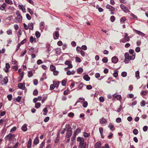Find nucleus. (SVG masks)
Returning a JSON list of instances; mask_svg holds the SVG:
<instances>
[{
	"instance_id": "nucleus-43",
	"label": "nucleus",
	"mask_w": 148,
	"mask_h": 148,
	"mask_svg": "<svg viewBox=\"0 0 148 148\" xmlns=\"http://www.w3.org/2000/svg\"><path fill=\"white\" fill-rule=\"evenodd\" d=\"M90 134L85 132H84V136L85 138L88 137L90 136Z\"/></svg>"
},
{
	"instance_id": "nucleus-6",
	"label": "nucleus",
	"mask_w": 148,
	"mask_h": 148,
	"mask_svg": "<svg viewBox=\"0 0 148 148\" xmlns=\"http://www.w3.org/2000/svg\"><path fill=\"white\" fill-rule=\"evenodd\" d=\"M22 20V16H20L19 17H18V16H17L15 18V19L14 20V21L16 23H20L21 22Z\"/></svg>"
},
{
	"instance_id": "nucleus-39",
	"label": "nucleus",
	"mask_w": 148,
	"mask_h": 148,
	"mask_svg": "<svg viewBox=\"0 0 148 148\" xmlns=\"http://www.w3.org/2000/svg\"><path fill=\"white\" fill-rule=\"evenodd\" d=\"M88 105V102L86 101H85L84 102L83 104V106L84 108H86Z\"/></svg>"
},
{
	"instance_id": "nucleus-41",
	"label": "nucleus",
	"mask_w": 148,
	"mask_h": 148,
	"mask_svg": "<svg viewBox=\"0 0 148 148\" xmlns=\"http://www.w3.org/2000/svg\"><path fill=\"white\" fill-rule=\"evenodd\" d=\"M135 55H132V56H130L129 58L130 60H133L135 58Z\"/></svg>"
},
{
	"instance_id": "nucleus-63",
	"label": "nucleus",
	"mask_w": 148,
	"mask_h": 148,
	"mask_svg": "<svg viewBox=\"0 0 148 148\" xmlns=\"http://www.w3.org/2000/svg\"><path fill=\"white\" fill-rule=\"evenodd\" d=\"M148 127L147 126H144L143 128V131L144 132H146L147 131Z\"/></svg>"
},
{
	"instance_id": "nucleus-45",
	"label": "nucleus",
	"mask_w": 148,
	"mask_h": 148,
	"mask_svg": "<svg viewBox=\"0 0 148 148\" xmlns=\"http://www.w3.org/2000/svg\"><path fill=\"white\" fill-rule=\"evenodd\" d=\"M110 19L112 22H113L114 21L115 18L114 16H112L110 17Z\"/></svg>"
},
{
	"instance_id": "nucleus-3",
	"label": "nucleus",
	"mask_w": 148,
	"mask_h": 148,
	"mask_svg": "<svg viewBox=\"0 0 148 148\" xmlns=\"http://www.w3.org/2000/svg\"><path fill=\"white\" fill-rule=\"evenodd\" d=\"M15 137L14 134L12 133H10L7 135L5 137V139L6 140L10 141L13 139Z\"/></svg>"
},
{
	"instance_id": "nucleus-22",
	"label": "nucleus",
	"mask_w": 148,
	"mask_h": 148,
	"mask_svg": "<svg viewBox=\"0 0 148 148\" xmlns=\"http://www.w3.org/2000/svg\"><path fill=\"white\" fill-rule=\"evenodd\" d=\"M108 127L112 131H113L114 130V126L112 124H110Z\"/></svg>"
},
{
	"instance_id": "nucleus-14",
	"label": "nucleus",
	"mask_w": 148,
	"mask_h": 148,
	"mask_svg": "<svg viewBox=\"0 0 148 148\" xmlns=\"http://www.w3.org/2000/svg\"><path fill=\"white\" fill-rule=\"evenodd\" d=\"M83 79L86 81H89L90 79V77L88 76V75H85L83 76Z\"/></svg>"
},
{
	"instance_id": "nucleus-9",
	"label": "nucleus",
	"mask_w": 148,
	"mask_h": 148,
	"mask_svg": "<svg viewBox=\"0 0 148 148\" xmlns=\"http://www.w3.org/2000/svg\"><path fill=\"white\" fill-rule=\"evenodd\" d=\"M7 6L6 4L5 3H4L1 6H0V10L1 11L4 10Z\"/></svg>"
},
{
	"instance_id": "nucleus-31",
	"label": "nucleus",
	"mask_w": 148,
	"mask_h": 148,
	"mask_svg": "<svg viewBox=\"0 0 148 148\" xmlns=\"http://www.w3.org/2000/svg\"><path fill=\"white\" fill-rule=\"evenodd\" d=\"M18 38H19L21 37V36L22 35L21 29H19V30L18 31Z\"/></svg>"
},
{
	"instance_id": "nucleus-12",
	"label": "nucleus",
	"mask_w": 148,
	"mask_h": 148,
	"mask_svg": "<svg viewBox=\"0 0 148 148\" xmlns=\"http://www.w3.org/2000/svg\"><path fill=\"white\" fill-rule=\"evenodd\" d=\"M27 125L26 124H24L21 127V129L24 132H26L27 130Z\"/></svg>"
},
{
	"instance_id": "nucleus-50",
	"label": "nucleus",
	"mask_w": 148,
	"mask_h": 148,
	"mask_svg": "<svg viewBox=\"0 0 148 148\" xmlns=\"http://www.w3.org/2000/svg\"><path fill=\"white\" fill-rule=\"evenodd\" d=\"M53 74L54 75H57L59 73V72L57 71L54 70L53 71Z\"/></svg>"
},
{
	"instance_id": "nucleus-1",
	"label": "nucleus",
	"mask_w": 148,
	"mask_h": 148,
	"mask_svg": "<svg viewBox=\"0 0 148 148\" xmlns=\"http://www.w3.org/2000/svg\"><path fill=\"white\" fill-rule=\"evenodd\" d=\"M77 140L79 142V147L80 148H87L88 146H86V143L84 142V138H81L80 137H78L77 138Z\"/></svg>"
},
{
	"instance_id": "nucleus-27",
	"label": "nucleus",
	"mask_w": 148,
	"mask_h": 148,
	"mask_svg": "<svg viewBox=\"0 0 148 148\" xmlns=\"http://www.w3.org/2000/svg\"><path fill=\"white\" fill-rule=\"evenodd\" d=\"M5 1L8 4L10 5L13 4V2L11 0H5Z\"/></svg>"
},
{
	"instance_id": "nucleus-30",
	"label": "nucleus",
	"mask_w": 148,
	"mask_h": 148,
	"mask_svg": "<svg viewBox=\"0 0 148 148\" xmlns=\"http://www.w3.org/2000/svg\"><path fill=\"white\" fill-rule=\"evenodd\" d=\"M50 68L52 71H53L56 69V67L54 65H51L50 66Z\"/></svg>"
},
{
	"instance_id": "nucleus-10",
	"label": "nucleus",
	"mask_w": 148,
	"mask_h": 148,
	"mask_svg": "<svg viewBox=\"0 0 148 148\" xmlns=\"http://www.w3.org/2000/svg\"><path fill=\"white\" fill-rule=\"evenodd\" d=\"M111 60L112 63H116L118 62V59L116 57L114 56L112 58Z\"/></svg>"
},
{
	"instance_id": "nucleus-29",
	"label": "nucleus",
	"mask_w": 148,
	"mask_h": 148,
	"mask_svg": "<svg viewBox=\"0 0 148 148\" xmlns=\"http://www.w3.org/2000/svg\"><path fill=\"white\" fill-rule=\"evenodd\" d=\"M33 74L32 71H28V76L29 77H30L32 76Z\"/></svg>"
},
{
	"instance_id": "nucleus-53",
	"label": "nucleus",
	"mask_w": 148,
	"mask_h": 148,
	"mask_svg": "<svg viewBox=\"0 0 148 148\" xmlns=\"http://www.w3.org/2000/svg\"><path fill=\"white\" fill-rule=\"evenodd\" d=\"M75 60L76 62H81L80 59L78 57H76L75 58Z\"/></svg>"
},
{
	"instance_id": "nucleus-18",
	"label": "nucleus",
	"mask_w": 148,
	"mask_h": 148,
	"mask_svg": "<svg viewBox=\"0 0 148 148\" xmlns=\"http://www.w3.org/2000/svg\"><path fill=\"white\" fill-rule=\"evenodd\" d=\"M75 71H68L66 72V74L68 75H74L75 73Z\"/></svg>"
},
{
	"instance_id": "nucleus-57",
	"label": "nucleus",
	"mask_w": 148,
	"mask_h": 148,
	"mask_svg": "<svg viewBox=\"0 0 148 148\" xmlns=\"http://www.w3.org/2000/svg\"><path fill=\"white\" fill-rule=\"evenodd\" d=\"M38 94V91L37 90H34L33 92V95H36Z\"/></svg>"
},
{
	"instance_id": "nucleus-17",
	"label": "nucleus",
	"mask_w": 148,
	"mask_h": 148,
	"mask_svg": "<svg viewBox=\"0 0 148 148\" xmlns=\"http://www.w3.org/2000/svg\"><path fill=\"white\" fill-rule=\"evenodd\" d=\"M101 144L100 142H97L95 145V148H99L101 146Z\"/></svg>"
},
{
	"instance_id": "nucleus-23",
	"label": "nucleus",
	"mask_w": 148,
	"mask_h": 148,
	"mask_svg": "<svg viewBox=\"0 0 148 148\" xmlns=\"http://www.w3.org/2000/svg\"><path fill=\"white\" fill-rule=\"evenodd\" d=\"M30 42L32 43L33 42L36 41V38H34L32 36L30 37Z\"/></svg>"
},
{
	"instance_id": "nucleus-11",
	"label": "nucleus",
	"mask_w": 148,
	"mask_h": 148,
	"mask_svg": "<svg viewBox=\"0 0 148 148\" xmlns=\"http://www.w3.org/2000/svg\"><path fill=\"white\" fill-rule=\"evenodd\" d=\"M125 35L124 36V39L126 42H129L130 40V37L128 36V34L127 33H125Z\"/></svg>"
},
{
	"instance_id": "nucleus-36",
	"label": "nucleus",
	"mask_w": 148,
	"mask_h": 148,
	"mask_svg": "<svg viewBox=\"0 0 148 148\" xmlns=\"http://www.w3.org/2000/svg\"><path fill=\"white\" fill-rule=\"evenodd\" d=\"M121 76L123 77H125L127 75V73L125 71L123 72L121 74Z\"/></svg>"
},
{
	"instance_id": "nucleus-64",
	"label": "nucleus",
	"mask_w": 148,
	"mask_h": 148,
	"mask_svg": "<svg viewBox=\"0 0 148 148\" xmlns=\"http://www.w3.org/2000/svg\"><path fill=\"white\" fill-rule=\"evenodd\" d=\"M86 88L88 90H90L92 88V87L91 85H89L86 86Z\"/></svg>"
},
{
	"instance_id": "nucleus-4",
	"label": "nucleus",
	"mask_w": 148,
	"mask_h": 148,
	"mask_svg": "<svg viewBox=\"0 0 148 148\" xmlns=\"http://www.w3.org/2000/svg\"><path fill=\"white\" fill-rule=\"evenodd\" d=\"M120 7L121 8L125 13H127L130 12L128 8L125 7L124 5L121 4Z\"/></svg>"
},
{
	"instance_id": "nucleus-16",
	"label": "nucleus",
	"mask_w": 148,
	"mask_h": 148,
	"mask_svg": "<svg viewBox=\"0 0 148 148\" xmlns=\"http://www.w3.org/2000/svg\"><path fill=\"white\" fill-rule=\"evenodd\" d=\"M39 139L38 137H36L34 141V144L35 145H37L39 143Z\"/></svg>"
},
{
	"instance_id": "nucleus-25",
	"label": "nucleus",
	"mask_w": 148,
	"mask_h": 148,
	"mask_svg": "<svg viewBox=\"0 0 148 148\" xmlns=\"http://www.w3.org/2000/svg\"><path fill=\"white\" fill-rule=\"evenodd\" d=\"M135 76L136 77H138L137 79H138L140 78L139 76V71H136L135 73Z\"/></svg>"
},
{
	"instance_id": "nucleus-26",
	"label": "nucleus",
	"mask_w": 148,
	"mask_h": 148,
	"mask_svg": "<svg viewBox=\"0 0 148 148\" xmlns=\"http://www.w3.org/2000/svg\"><path fill=\"white\" fill-rule=\"evenodd\" d=\"M8 82L7 77H5L3 79V82L4 84H6Z\"/></svg>"
},
{
	"instance_id": "nucleus-32",
	"label": "nucleus",
	"mask_w": 148,
	"mask_h": 148,
	"mask_svg": "<svg viewBox=\"0 0 148 148\" xmlns=\"http://www.w3.org/2000/svg\"><path fill=\"white\" fill-rule=\"evenodd\" d=\"M36 36L37 38H39L40 35V33L38 31H36L35 33Z\"/></svg>"
},
{
	"instance_id": "nucleus-35",
	"label": "nucleus",
	"mask_w": 148,
	"mask_h": 148,
	"mask_svg": "<svg viewBox=\"0 0 148 148\" xmlns=\"http://www.w3.org/2000/svg\"><path fill=\"white\" fill-rule=\"evenodd\" d=\"M53 83L54 85H55L54 86L56 87H57L59 85V81L53 82Z\"/></svg>"
},
{
	"instance_id": "nucleus-19",
	"label": "nucleus",
	"mask_w": 148,
	"mask_h": 148,
	"mask_svg": "<svg viewBox=\"0 0 148 148\" xmlns=\"http://www.w3.org/2000/svg\"><path fill=\"white\" fill-rule=\"evenodd\" d=\"M112 96L114 97H115L117 99H119L121 98V95H116V94H114Z\"/></svg>"
},
{
	"instance_id": "nucleus-21",
	"label": "nucleus",
	"mask_w": 148,
	"mask_h": 148,
	"mask_svg": "<svg viewBox=\"0 0 148 148\" xmlns=\"http://www.w3.org/2000/svg\"><path fill=\"white\" fill-rule=\"evenodd\" d=\"M32 144V140L31 139H29V140L27 145V148H31V145Z\"/></svg>"
},
{
	"instance_id": "nucleus-42",
	"label": "nucleus",
	"mask_w": 148,
	"mask_h": 148,
	"mask_svg": "<svg viewBox=\"0 0 148 148\" xmlns=\"http://www.w3.org/2000/svg\"><path fill=\"white\" fill-rule=\"evenodd\" d=\"M83 69L82 68H80L77 69V72L78 73H81L83 72Z\"/></svg>"
},
{
	"instance_id": "nucleus-49",
	"label": "nucleus",
	"mask_w": 148,
	"mask_h": 148,
	"mask_svg": "<svg viewBox=\"0 0 148 148\" xmlns=\"http://www.w3.org/2000/svg\"><path fill=\"white\" fill-rule=\"evenodd\" d=\"M148 92V91H144L141 92V94L143 95H145Z\"/></svg>"
},
{
	"instance_id": "nucleus-56",
	"label": "nucleus",
	"mask_w": 148,
	"mask_h": 148,
	"mask_svg": "<svg viewBox=\"0 0 148 148\" xmlns=\"http://www.w3.org/2000/svg\"><path fill=\"white\" fill-rule=\"evenodd\" d=\"M135 51L136 52H139L140 51V47H137L135 49Z\"/></svg>"
},
{
	"instance_id": "nucleus-38",
	"label": "nucleus",
	"mask_w": 148,
	"mask_h": 148,
	"mask_svg": "<svg viewBox=\"0 0 148 148\" xmlns=\"http://www.w3.org/2000/svg\"><path fill=\"white\" fill-rule=\"evenodd\" d=\"M40 103H36L35 107L36 108H38L40 107Z\"/></svg>"
},
{
	"instance_id": "nucleus-34",
	"label": "nucleus",
	"mask_w": 148,
	"mask_h": 148,
	"mask_svg": "<svg viewBox=\"0 0 148 148\" xmlns=\"http://www.w3.org/2000/svg\"><path fill=\"white\" fill-rule=\"evenodd\" d=\"M102 61L104 63H106L108 61V59L107 57H104L102 59Z\"/></svg>"
},
{
	"instance_id": "nucleus-13",
	"label": "nucleus",
	"mask_w": 148,
	"mask_h": 148,
	"mask_svg": "<svg viewBox=\"0 0 148 148\" xmlns=\"http://www.w3.org/2000/svg\"><path fill=\"white\" fill-rule=\"evenodd\" d=\"M99 121L100 123L102 124H105L107 123V121L106 119L104 118L101 119L99 120Z\"/></svg>"
},
{
	"instance_id": "nucleus-47",
	"label": "nucleus",
	"mask_w": 148,
	"mask_h": 148,
	"mask_svg": "<svg viewBox=\"0 0 148 148\" xmlns=\"http://www.w3.org/2000/svg\"><path fill=\"white\" fill-rule=\"evenodd\" d=\"M138 130L136 129H134L133 130V133L135 135H137L138 134Z\"/></svg>"
},
{
	"instance_id": "nucleus-7",
	"label": "nucleus",
	"mask_w": 148,
	"mask_h": 148,
	"mask_svg": "<svg viewBox=\"0 0 148 148\" xmlns=\"http://www.w3.org/2000/svg\"><path fill=\"white\" fill-rule=\"evenodd\" d=\"M53 36H54V38L56 40L58 39L59 37V34L58 31H56L53 33Z\"/></svg>"
},
{
	"instance_id": "nucleus-46",
	"label": "nucleus",
	"mask_w": 148,
	"mask_h": 148,
	"mask_svg": "<svg viewBox=\"0 0 148 148\" xmlns=\"http://www.w3.org/2000/svg\"><path fill=\"white\" fill-rule=\"evenodd\" d=\"M134 95L132 94H130L127 95V97L128 98H132L134 97Z\"/></svg>"
},
{
	"instance_id": "nucleus-48",
	"label": "nucleus",
	"mask_w": 148,
	"mask_h": 148,
	"mask_svg": "<svg viewBox=\"0 0 148 148\" xmlns=\"http://www.w3.org/2000/svg\"><path fill=\"white\" fill-rule=\"evenodd\" d=\"M34 48L33 47H31L29 49V50L30 52L32 53H33L34 52Z\"/></svg>"
},
{
	"instance_id": "nucleus-37",
	"label": "nucleus",
	"mask_w": 148,
	"mask_h": 148,
	"mask_svg": "<svg viewBox=\"0 0 148 148\" xmlns=\"http://www.w3.org/2000/svg\"><path fill=\"white\" fill-rule=\"evenodd\" d=\"M114 71L115 72L113 73V75L114 77H116L118 76V71Z\"/></svg>"
},
{
	"instance_id": "nucleus-59",
	"label": "nucleus",
	"mask_w": 148,
	"mask_h": 148,
	"mask_svg": "<svg viewBox=\"0 0 148 148\" xmlns=\"http://www.w3.org/2000/svg\"><path fill=\"white\" fill-rule=\"evenodd\" d=\"M99 100L100 101L103 102L104 101V99L103 97H99Z\"/></svg>"
},
{
	"instance_id": "nucleus-24",
	"label": "nucleus",
	"mask_w": 148,
	"mask_h": 148,
	"mask_svg": "<svg viewBox=\"0 0 148 148\" xmlns=\"http://www.w3.org/2000/svg\"><path fill=\"white\" fill-rule=\"evenodd\" d=\"M28 28H29L31 30H32L33 29V25L32 23H29L28 25Z\"/></svg>"
},
{
	"instance_id": "nucleus-52",
	"label": "nucleus",
	"mask_w": 148,
	"mask_h": 148,
	"mask_svg": "<svg viewBox=\"0 0 148 148\" xmlns=\"http://www.w3.org/2000/svg\"><path fill=\"white\" fill-rule=\"evenodd\" d=\"M43 113L44 115H46L47 112V108H44L43 110Z\"/></svg>"
},
{
	"instance_id": "nucleus-51",
	"label": "nucleus",
	"mask_w": 148,
	"mask_h": 148,
	"mask_svg": "<svg viewBox=\"0 0 148 148\" xmlns=\"http://www.w3.org/2000/svg\"><path fill=\"white\" fill-rule=\"evenodd\" d=\"M116 122L117 123H119L121 121V119L119 117L117 118L116 120Z\"/></svg>"
},
{
	"instance_id": "nucleus-62",
	"label": "nucleus",
	"mask_w": 148,
	"mask_h": 148,
	"mask_svg": "<svg viewBox=\"0 0 148 148\" xmlns=\"http://www.w3.org/2000/svg\"><path fill=\"white\" fill-rule=\"evenodd\" d=\"M141 106L143 107L145 106V101L144 100L142 101L140 103Z\"/></svg>"
},
{
	"instance_id": "nucleus-28",
	"label": "nucleus",
	"mask_w": 148,
	"mask_h": 148,
	"mask_svg": "<svg viewBox=\"0 0 148 148\" xmlns=\"http://www.w3.org/2000/svg\"><path fill=\"white\" fill-rule=\"evenodd\" d=\"M84 85L82 83H81L78 86L77 88L79 90H81L83 87V85Z\"/></svg>"
},
{
	"instance_id": "nucleus-20",
	"label": "nucleus",
	"mask_w": 148,
	"mask_h": 148,
	"mask_svg": "<svg viewBox=\"0 0 148 148\" xmlns=\"http://www.w3.org/2000/svg\"><path fill=\"white\" fill-rule=\"evenodd\" d=\"M85 100L84 99L83 97H80L79 98L77 101L76 103H77L79 102H82L84 101Z\"/></svg>"
},
{
	"instance_id": "nucleus-2",
	"label": "nucleus",
	"mask_w": 148,
	"mask_h": 148,
	"mask_svg": "<svg viewBox=\"0 0 148 148\" xmlns=\"http://www.w3.org/2000/svg\"><path fill=\"white\" fill-rule=\"evenodd\" d=\"M65 127L67 129L66 137L67 138H69L71 136L72 133V129L70 127L69 124L66 125L65 126Z\"/></svg>"
},
{
	"instance_id": "nucleus-60",
	"label": "nucleus",
	"mask_w": 148,
	"mask_h": 148,
	"mask_svg": "<svg viewBox=\"0 0 148 148\" xmlns=\"http://www.w3.org/2000/svg\"><path fill=\"white\" fill-rule=\"evenodd\" d=\"M26 16L28 20H30L31 19V16H30V15L28 14H26Z\"/></svg>"
},
{
	"instance_id": "nucleus-8",
	"label": "nucleus",
	"mask_w": 148,
	"mask_h": 148,
	"mask_svg": "<svg viewBox=\"0 0 148 148\" xmlns=\"http://www.w3.org/2000/svg\"><path fill=\"white\" fill-rule=\"evenodd\" d=\"M81 132L80 129L79 128H77L76 130H75L74 132L73 133V136H76V135L78 133H80Z\"/></svg>"
},
{
	"instance_id": "nucleus-58",
	"label": "nucleus",
	"mask_w": 148,
	"mask_h": 148,
	"mask_svg": "<svg viewBox=\"0 0 148 148\" xmlns=\"http://www.w3.org/2000/svg\"><path fill=\"white\" fill-rule=\"evenodd\" d=\"M81 50V48L80 47L78 46L77 47L76 50L78 53L80 52Z\"/></svg>"
},
{
	"instance_id": "nucleus-40",
	"label": "nucleus",
	"mask_w": 148,
	"mask_h": 148,
	"mask_svg": "<svg viewBox=\"0 0 148 148\" xmlns=\"http://www.w3.org/2000/svg\"><path fill=\"white\" fill-rule=\"evenodd\" d=\"M7 97L8 100L10 101L12 99V95L11 94H9L7 95Z\"/></svg>"
},
{
	"instance_id": "nucleus-33",
	"label": "nucleus",
	"mask_w": 148,
	"mask_h": 148,
	"mask_svg": "<svg viewBox=\"0 0 148 148\" xmlns=\"http://www.w3.org/2000/svg\"><path fill=\"white\" fill-rule=\"evenodd\" d=\"M130 60L129 58H125L124 62L125 64L128 63L130 62Z\"/></svg>"
},
{
	"instance_id": "nucleus-55",
	"label": "nucleus",
	"mask_w": 148,
	"mask_h": 148,
	"mask_svg": "<svg viewBox=\"0 0 148 148\" xmlns=\"http://www.w3.org/2000/svg\"><path fill=\"white\" fill-rule=\"evenodd\" d=\"M33 83L35 85H36L38 84V81L36 79H35L33 81Z\"/></svg>"
},
{
	"instance_id": "nucleus-44",
	"label": "nucleus",
	"mask_w": 148,
	"mask_h": 148,
	"mask_svg": "<svg viewBox=\"0 0 148 148\" xmlns=\"http://www.w3.org/2000/svg\"><path fill=\"white\" fill-rule=\"evenodd\" d=\"M27 9L28 12H29L30 14H31V15H32L33 14V12L29 8H27Z\"/></svg>"
},
{
	"instance_id": "nucleus-54",
	"label": "nucleus",
	"mask_w": 148,
	"mask_h": 148,
	"mask_svg": "<svg viewBox=\"0 0 148 148\" xmlns=\"http://www.w3.org/2000/svg\"><path fill=\"white\" fill-rule=\"evenodd\" d=\"M21 97L20 96H18L17 97L16 99V100L17 101L19 102L21 100Z\"/></svg>"
},
{
	"instance_id": "nucleus-61",
	"label": "nucleus",
	"mask_w": 148,
	"mask_h": 148,
	"mask_svg": "<svg viewBox=\"0 0 148 148\" xmlns=\"http://www.w3.org/2000/svg\"><path fill=\"white\" fill-rule=\"evenodd\" d=\"M74 114L73 112H70L68 114V116L70 117H73L74 116Z\"/></svg>"
},
{
	"instance_id": "nucleus-15",
	"label": "nucleus",
	"mask_w": 148,
	"mask_h": 148,
	"mask_svg": "<svg viewBox=\"0 0 148 148\" xmlns=\"http://www.w3.org/2000/svg\"><path fill=\"white\" fill-rule=\"evenodd\" d=\"M126 20L125 17L124 16L120 20V23L121 24L124 23Z\"/></svg>"
},
{
	"instance_id": "nucleus-5",
	"label": "nucleus",
	"mask_w": 148,
	"mask_h": 148,
	"mask_svg": "<svg viewBox=\"0 0 148 148\" xmlns=\"http://www.w3.org/2000/svg\"><path fill=\"white\" fill-rule=\"evenodd\" d=\"M18 87L20 88L23 90H26V88L25 86V83H23V85L22 83H20L18 84Z\"/></svg>"
}]
</instances>
